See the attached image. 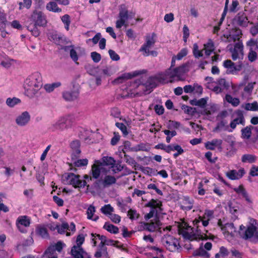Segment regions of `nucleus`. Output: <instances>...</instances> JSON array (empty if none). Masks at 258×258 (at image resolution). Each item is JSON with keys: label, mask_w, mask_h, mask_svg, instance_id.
Instances as JSON below:
<instances>
[{"label": "nucleus", "mask_w": 258, "mask_h": 258, "mask_svg": "<svg viewBox=\"0 0 258 258\" xmlns=\"http://www.w3.org/2000/svg\"><path fill=\"white\" fill-rule=\"evenodd\" d=\"M156 34L153 33L151 36L150 35L147 36L146 42L140 48L139 51H147V49H149L150 47L153 45L155 43V40L154 38Z\"/></svg>", "instance_id": "nucleus-20"}, {"label": "nucleus", "mask_w": 258, "mask_h": 258, "mask_svg": "<svg viewBox=\"0 0 258 258\" xmlns=\"http://www.w3.org/2000/svg\"><path fill=\"white\" fill-rule=\"evenodd\" d=\"M80 177L81 176L79 175L69 173L68 174L66 179L69 184L75 188H83L86 186L87 189H88L90 186L89 185L87 184V181L85 180H82L80 179Z\"/></svg>", "instance_id": "nucleus-5"}, {"label": "nucleus", "mask_w": 258, "mask_h": 258, "mask_svg": "<svg viewBox=\"0 0 258 258\" xmlns=\"http://www.w3.org/2000/svg\"><path fill=\"white\" fill-rule=\"evenodd\" d=\"M61 85L60 82H56L52 84H47L44 86V88L47 92H51L54 90L55 88L58 87Z\"/></svg>", "instance_id": "nucleus-42"}, {"label": "nucleus", "mask_w": 258, "mask_h": 258, "mask_svg": "<svg viewBox=\"0 0 258 258\" xmlns=\"http://www.w3.org/2000/svg\"><path fill=\"white\" fill-rule=\"evenodd\" d=\"M110 115L114 118H120L121 112L119 109L117 107H113L110 111Z\"/></svg>", "instance_id": "nucleus-55"}, {"label": "nucleus", "mask_w": 258, "mask_h": 258, "mask_svg": "<svg viewBox=\"0 0 258 258\" xmlns=\"http://www.w3.org/2000/svg\"><path fill=\"white\" fill-rule=\"evenodd\" d=\"M79 92L78 90L64 91L62 93V97L67 101H73L79 96Z\"/></svg>", "instance_id": "nucleus-21"}, {"label": "nucleus", "mask_w": 258, "mask_h": 258, "mask_svg": "<svg viewBox=\"0 0 258 258\" xmlns=\"http://www.w3.org/2000/svg\"><path fill=\"white\" fill-rule=\"evenodd\" d=\"M88 163V160L87 159H79L74 163L76 167L85 166L87 165Z\"/></svg>", "instance_id": "nucleus-54"}, {"label": "nucleus", "mask_w": 258, "mask_h": 258, "mask_svg": "<svg viewBox=\"0 0 258 258\" xmlns=\"http://www.w3.org/2000/svg\"><path fill=\"white\" fill-rule=\"evenodd\" d=\"M235 20L237 24L241 27L247 26L249 22L246 15L243 12H240L237 14L235 17Z\"/></svg>", "instance_id": "nucleus-15"}, {"label": "nucleus", "mask_w": 258, "mask_h": 258, "mask_svg": "<svg viewBox=\"0 0 258 258\" xmlns=\"http://www.w3.org/2000/svg\"><path fill=\"white\" fill-rule=\"evenodd\" d=\"M253 129H254V126L251 125L242 128L241 131L242 137L244 139H249L251 136V130Z\"/></svg>", "instance_id": "nucleus-33"}, {"label": "nucleus", "mask_w": 258, "mask_h": 258, "mask_svg": "<svg viewBox=\"0 0 258 258\" xmlns=\"http://www.w3.org/2000/svg\"><path fill=\"white\" fill-rule=\"evenodd\" d=\"M103 228L111 233L117 234L119 232V229L117 226L111 224L108 222L105 223Z\"/></svg>", "instance_id": "nucleus-36"}, {"label": "nucleus", "mask_w": 258, "mask_h": 258, "mask_svg": "<svg viewBox=\"0 0 258 258\" xmlns=\"http://www.w3.org/2000/svg\"><path fill=\"white\" fill-rule=\"evenodd\" d=\"M73 120L70 116L60 117L56 122L52 124L49 130L51 132L63 131L72 126Z\"/></svg>", "instance_id": "nucleus-4"}, {"label": "nucleus", "mask_w": 258, "mask_h": 258, "mask_svg": "<svg viewBox=\"0 0 258 258\" xmlns=\"http://www.w3.org/2000/svg\"><path fill=\"white\" fill-rule=\"evenodd\" d=\"M212 153L210 151H208L205 154V158L208 160L211 163H215L217 160V157L212 158Z\"/></svg>", "instance_id": "nucleus-61"}, {"label": "nucleus", "mask_w": 258, "mask_h": 258, "mask_svg": "<svg viewBox=\"0 0 258 258\" xmlns=\"http://www.w3.org/2000/svg\"><path fill=\"white\" fill-rule=\"evenodd\" d=\"M83 253L84 250L82 247L73 246L71 249V253L74 258H84Z\"/></svg>", "instance_id": "nucleus-32"}, {"label": "nucleus", "mask_w": 258, "mask_h": 258, "mask_svg": "<svg viewBox=\"0 0 258 258\" xmlns=\"http://www.w3.org/2000/svg\"><path fill=\"white\" fill-rule=\"evenodd\" d=\"M50 39L57 45L62 46L66 44V38L63 35L53 32L50 34Z\"/></svg>", "instance_id": "nucleus-16"}, {"label": "nucleus", "mask_w": 258, "mask_h": 258, "mask_svg": "<svg viewBox=\"0 0 258 258\" xmlns=\"http://www.w3.org/2000/svg\"><path fill=\"white\" fill-rule=\"evenodd\" d=\"M80 146V142L78 140H74L72 141L70 144V147L73 150L72 154L76 158L79 157V155L81 152Z\"/></svg>", "instance_id": "nucleus-23"}, {"label": "nucleus", "mask_w": 258, "mask_h": 258, "mask_svg": "<svg viewBox=\"0 0 258 258\" xmlns=\"http://www.w3.org/2000/svg\"><path fill=\"white\" fill-rule=\"evenodd\" d=\"M30 116L27 111L23 112L21 115L18 116L16 122L20 126L25 125L30 120Z\"/></svg>", "instance_id": "nucleus-18"}, {"label": "nucleus", "mask_w": 258, "mask_h": 258, "mask_svg": "<svg viewBox=\"0 0 258 258\" xmlns=\"http://www.w3.org/2000/svg\"><path fill=\"white\" fill-rule=\"evenodd\" d=\"M239 235L244 239H248L253 237L258 241V228L253 224H250L246 228L243 225L240 226Z\"/></svg>", "instance_id": "nucleus-3"}, {"label": "nucleus", "mask_w": 258, "mask_h": 258, "mask_svg": "<svg viewBox=\"0 0 258 258\" xmlns=\"http://www.w3.org/2000/svg\"><path fill=\"white\" fill-rule=\"evenodd\" d=\"M245 171L243 168L238 171L231 170L226 173V176L231 180H237L241 178L245 174Z\"/></svg>", "instance_id": "nucleus-12"}, {"label": "nucleus", "mask_w": 258, "mask_h": 258, "mask_svg": "<svg viewBox=\"0 0 258 258\" xmlns=\"http://www.w3.org/2000/svg\"><path fill=\"white\" fill-rule=\"evenodd\" d=\"M85 241V236L83 234H79L76 239L77 245L74 246H78L79 247H82L81 245Z\"/></svg>", "instance_id": "nucleus-58"}, {"label": "nucleus", "mask_w": 258, "mask_h": 258, "mask_svg": "<svg viewBox=\"0 0 258 258\" xmlns=\"http://www.w3.org/2000/svg\"><path fill=\"white\" fill-rule=\"evenodd\" d=\"M187 49L185 48H182L175 56L178 60H181L183 57L187 54Z\"/></svg>", "instance_id": "nucleus-60"}, {"label": "nucleus", "mask_w": 258, "mask_h": 258, "mask_svg": "<svg viewBox=\"0 0 258 258\" xmlns=\"http://www.w3.org/2000/svg\"><path fill=\"white\" fill-rule=\"evenodd\" d=\"M91 57L93 61L95 63L99 62L101 59L100 54L96 51H93L91 53Z\"/></svg>", "instance_id": "nucleus-57"}, {"label": "nucleus", "mask_w": 258, "mask_h": 258, "mask_svg": "<svg viewBox=\"0 0 258 258\" xmlns=\"http://www.w3.org/2000/svg\"><path fill=\"white\" fill-rule=\"evenodd\" d=\"M178 233L179 235H181L186 239L192 240L195 239V235L194 234L189 233L181 227H179L178 229Z\"/></svg>", "instance_id": "nucleus-35"}, {"label": "nucleus", "mask_w": 258, "mask_h": 258, "mask_svg": "<svg viewBox=\"0 0 258 258\" xmlns=\"http://www.w3.org/2000/svg\"><path fill=\"white\" fill-rule=\"evenodd\" d=\"M91 235L92 237L93 238L92 240L93 241L94 246H96L97 245V242H96V240L95 239V238H96V237H98L101 240V242H103V243H105L106 241L107 237H106V236H105L104 235H101L99 234L93 233H91Z\"/></svg>", "instance_id": "nucleus-41"}, {"label": "nucleus", "mask_w": 258, "mask_h": 258, "mask_svg": "<svg viewBox=\"0 0 258 258\" xmlns=\"http://www.w3.org/2000/svg\"><path fill=\"white\" fill-rule=\"evenodd\" d=\"M43 86L42 78L38 72L29 75L24 84L25 94L30 98L33 97Z\"/></svg>", "instance_id": "nucleus-1"}, {"label": "nucleus", "mask_w": 258, "mask_h": 258, "mask_svg": "<svg viewBox=\"0 0 258 258\" xmlns=\"http://www.w3.org/2000/svg\"><path fill=\"white\" fill-rule=\"evenodd\" d=\"M95 212V207L93 206L90 205L87 210V218L88 219H92V217H93Z\"/></svg>", "instance_id": "nucleus-59"}, {"label": "nucleus", "mask_w": 258, "mask_h": 258, "mask_svg": "<svg viewBox=\"0 0 258 258\" xmlns=\"http://www.w3.org/2000/svg\"><path fill=\"white\" fill-rule=\"evenodd\" d=\"M31 224V219L27 216H20L18 217L16 221V225L21 233H24L27 232V230L23 227H28Z\"/></svg>", "instance_id": "nucleus-7"}, {"label": "nucleus", "mask_w": 258, "mask_h": 258, "mask_svg": "<svg viewBox=\"0 0 258 258\" xmlns=\"http://www.w3.org/2000/svg\"><path fill=\"white\" fill-rule=\"evenodd\" d=\"M116 181V179L113 176L106 175L102 182L104 186L106 187L114 184Z\"/></svg>", "instance_id": "nucleus-37"}, {"label": "nucleus", "mask_w": 258, "mask_h": 258, "mask_svg": "<svg viewBox=\"0 0 258 258\" xmlns=\"http://www.w3.org/2000/svg\"><path fill=\"white\" fill-rule=\"evenodd\" d=\"M180 126L181 123L179 122L170 120L167 124V127L173 131L172 130L178 129Z\"/></svg>", "instance_id": "nucleus-45"}, {"label": "nucleus", "mask_w": 258, "mask_h": 258, "mask_svg": "<svg viewBox=\"0 0 258 258\" xmlns=\"http://www.w3.org/2000/svg\"><path fill=\"white\" fill-rule=\"evenodd\" d=\"M222 143L223 141L221 139H214L205 143V147L207 150H214L217 148L219 150L221 151Z\"/></svg>", "instance_id": "nucleus-11"}, {"label": "nucleus", "mask_w": 258, "mask_h": 258, "mask_svg": "<svg viewBox=\"0 0 258 258\" xmlns=\"http://www.w3.org/2000/svg\"><path fill=\"white\" fill-rule=\"evenodd\" d=\"M223 66L227 69L226 73L227 74H234L236 73V66L230 59H227L223 62Z\"/></svg>", "instance_id": "nucleus-27"}, {"label": "nucleus", "mask_w": 258, "mask_h": 258, "mask_svg": "<svg viewBox=\"0 0 258 258\" xmlns=\"http://www.w3.org/2000/svg\"><path fill=\"white\" fill-rule=\"evenodd\" d=\"M234 191L237 194H241L242 197L245 199V201L248 203H251L252 201L250 200L248 193L244 188L242 184L239 185L238 187L234 188Z\"/></svg>", "instance_id": "nucleus-25"}, {"label": "nucleus", "mask_w": 258, "mask_h": 258, "mask_svg": "<svg viewBox=\"0 0 258 258\" xmlns=\"http://www.w3.org/2000/svg\"><path fill=\"white\" fill-rule=\"evenodd\" d=\"M158 83L159 82L155 75L154 76L149 77L146 83L144 84L143 86L146 88V91H149L151 92L153 89L157 87Z\"/></svg>", "instance_id": "nucleus-13"}, {"label": "nucleus", "mask_w": 258, "mask_h": 258, "mask_svg": "<svg viewBox=\"0 0 258 258\" xmlns=\"http://www.w3.org/2000/svg\"><path fill=\"white\" fill-rule=\"evenodd\" d=\"M166 242L167 246L169 247L168 249L172 251L177 249L178 246H180L178 240L172 237H170V240H167Z\"/></svg>", "instance_id": "nucleus-31"}, {"label": "nucleus", "mask_w": 258, "mask_h": 258, "mask_svg": "<svg viewBox=\"0 0 258 258\" xmlns=\"http://www.w3.org/2000/svg\"><path fill=\"white\" fill-rule=\"evenodd\" d=\"M159 83L161 84H166L168 83H172V80H169L165 72L159 73L156 75Z\"/></svg>", "instance_id": "nucleus-28"}, {"label": "nucleus", "mask_w": 258, "mask_h": 258, "mask_svg": "<svg viewBox=\"0 0 258 258\" xmlns=\"http://www.w3.org/2000/svg\"><path fill=\"white\" fill-rule=\"evenodd\" d=\"M122 153L124 154V158H123L124 161L126 163H127L128 164H129L130 165H135V164L136 163V161L134 160V159L133 158L131 157V156H130L129 155L126 154V153L123 149H122Z\"/></svg>", "instance_id": "nucleus-52"}, {"label": "nucleus", "mask_w": 258, "mask_h": 258, "mask_svg": "<svg viewBox=\"0 0 258 258\" xmlns=\"http://www.w3.org/2000/svg\"><path fill=\"white\" fill-rule=\"evenodd\" d=\"M32 4V0H23V2H20L18 3L19 6V9L20 10H22L24 8L29 9Z\"/></svg>", "instance_id": "nucleus-43"}, {"label": "nucleus", "mask_w": 258, "mask_h": 258, "mask_svg": "<svg viewBox=\"0 0 258 258\" xmlns=\"http://www.w3.org/2000/svg\"><path fill=\"white\" fill-rule=\"evenodd\" d=\"M115 160L113 157L104 156L102 158V165H114Z\"/></svg>", "instance_id": "nucleus-40"}, {"label": "nucleus", "mask_w": 258, "mask_h": 258, "mask_svg": "<svg viewBox=\"0 0 258 258\" xmlns=\"http://www.w3.org/2000/svg\"><path fill=\"white\" fill-rule=\"evenodd\" d=\"M127 216L133 221L138 219L140 217V214L137 212L136 210L131 209L127 212Z\"/></svg>", "instance_id": "nucleus-49"}, {"label": "nucleus", "mask_w": 258, "mask_h": 258, "mask_svg": "<svg viewBox=\"0 0 258 258\" xmlns=\"http://www.w3.org/2000/svg\"><path fill=\"white\" fill-rule=\"evenodd\" d=\"M249 174L251 176H258V166L252 165L249 171Z\"/></svg>", "instance_id": "nucleus-64"}, {"label": "nucleus", "mask_w": 258, "mask_h": 258, "mask_svg": "<svg viewBox=\"0 0 258 258\" xmlns=\"http://www.w3.org/2000/svg\"><path fill=\"white\" fill-rule=\"evenodd\" d=\"M146 207H149L151 210H157L158 209L161 211L162 207V202L158 199H151L149 202L145 204Z\"/></svg>", "instance_id": "nucleus-22"}, {"label": "nucleus", "mask_w": 258, "mask_h": 258, "mask_svg": "<svg viewBox=\"0 0 258 258\" xmlns=\"http://www.w3.org/2000/svg\"><path fill=\"white\" fill-rule=\"evenodd\" d=\"M102 166L101 162L99 161H95L94 164L92 165L90 174L93 179H98L101 174V166Z\"/></svg>", "instance_id": "nucleus-14"}, {"label": "nucleus", "mask_w": 258, "mask_h": 258, "mask_svg": "<svg viewBox=\"0 0 258 258\" xmlns=\"http://www.w3.org/2000/svg\"><path fill=\"white\" fill-rule=\"evenodd\" d=\"M174 70L176 72V74H177L176 77L180 78L186 72V66L182 65L181 66L174 68Z\"/></svg>", "instance_id": "nucleus-47"}, {"label": "nucleus", "mask_w": 258, "mask_h": 258, "mask_svg": "<svg viewBox=\"0 0 258 258\" xmlns=\"http://www.w3.org/2000/svg\"><path fill=\"white\" fill-rule=\"evenodd\" d=\"M256 156L253 154H245L241 157V162L244 163H253L256 162Z\"/></svg>", "instance_id": "nucleus-30"}, {"label": "nucleus", "mask_w": 258, "mask_h": 258, "mask_svg": "<svg viewBox=\"0 0 258 258\" xmlns=\"http://www.w3.org/2000/svg\"><path fill=\"white\" fill-rule=\"evenodd\" d=\"M225 100L234 107L237 106L240 103V100L238 98L233 97L230 94H226L225 95Z\"/></svg>", "instance_id": "nucleus-38"}, {"label": "nucleus", "mask_w": 258, "mask_h": 258, "mask_svg": "<svg viewBox=\"0 0 258 258\" xmlns=\"http://www.w3.org/2000/svg\"><path fill=\"white\" fill-rule=\"evenodd\" d=\"M61 19L63 23L64 24L66 29L68 31L69 30L70 25L71 23L70 16L68 14H66L61 17Z\"/></svg>", "instance_id": "nucleus-51"}, {"label": "nucleus", "mask_w": 258, "mask_h": 258, "mask_svg": "<svg viewBox=\"0 0 258 258\" xmlns=\"http://www.w3.org/2000/svg\"><path fill=\"white\" fill-rule=\"evenodd\" d=\"M142 73L140 71H136L133 72L125 73L122 74L112 81L114 85H117L122 83L128 79H131L134 77L141 75Z\"/></svg>", "instance_id": "nucleus-8"}, {"label": "nucleus", "mask_w": 258, "mask_h": 258, "mask_svg": "<svg viewBox=\"0 0 258 258\" xmlns=\"http://www.w3.org/2000/svg\"><path fill=\"white\" fill-rule=\"evenodd\" d=\"M194 200L188 196H183L181 202L180 208L185 211H189L193 207Z\"/></svg>", "instance_id": "nucleus-17"}, {"label": "nucleus", "mask_w": 258, "mask_h": 258, "mask_svg": "<svg viewBox=\"0 0 258 258\" xmlns=\"http://www.w3.org/2000/svg\"><path fill=\"white\" fill-rule=\"evenodd\" d=\"M192 52L196 58H199L203 56V50L199 49V46L197 43L194 44Z\"/></svg>", "instance_id": "nucleus-48"}, {"label": "nucleus", "mask_w": 258, "mask_h": 258, "mask_svg": "<svg viewBox=\"0 0 258 258\" xmlns=\"http://www.w3.org/2000/svg\"><path fill=\"white\" fill-rule=\"evenodd\" d=\"M189 36V30L188 27L186 25H184L183 27V41L186 42L187 39Z\"/></svg>", "instance_id": "nucleus-62"}, {"label": "nucleus", "mask_w": 258, "mask_h": 258, "mask_svg": "<svg viewBox=\"0 0 258 258\" xmlns=\"http://www.w3.org/2000/svg\"><path fill=\"white\" fill-rule=\"evenodd\" d=\"M192 255L194 257L200 256L203 258H210L211 256L210 254L204 248L202 244L193 251Z\"/></svg>", "instance_id": "nucleus-24"}, {"label": "nucleus", "mask_w": 258, "mask_h": 258, "mask_svg": "<svg viewBox=\"0 0 258 258\" xmlns=\"http://www.w3.org/2000/svg\"><path fill=\"white\" fill-rule=\"evenodd\" d=\"M214 211L206 210L202 216H199L202 219V224L204 227H207L209 224V221L213 217Z\"/></svg>", "instance_id": "nucleus-19"}, {"label": "nucleus", "mask_w": 258, "mask_h": 258, "mask_svg": "<svg viewBox=\"0 0 258 258\" xmlns=\"http://www.w3.org/2000/svg\"><path fill=\"white\" fill-rule=\"evenodd\" d=\"M113 211V208L109 204L105 205L101 208V212L105 215L109 214L110 215Z\"/></svg>", "instance_id": "nucleus-53"}, {"label": "nucleus", "mask_w": 258, "mask_h": 258, "mask_svg": "<svg viewBox=\"0 0 258 258\" xmlns=\"http://www.w3.org/2000/svg\"><path fill=\"white\" fill-rule=\"evenodd\" d=\"M165 72L169 80H172L173 83L174 82V78L176 77L177 75L174 70V69L172 70L171 68H169L167 69Z\"/></svg>", "instance_id": "nucleus-46"}, {"label": "nucleus", "mask_w": 258, "mask_h": 258, "mask_svg": "<svg viewBox=\"0 0 258 258\" xmlns=\"http://www.w3.org/2000/svg\"><path fill=\"white\" fill-rule=\"evenodd\" d=\"M119 19L116 21V27L118 29L121 28L123 26H125V22L129 18L128 11L126 8L125 5L120 6L118 14Z\"/></svg>", "instance_id": "nucleus-6"}, {"label": "nucleus", "mask_w": 258, "mask_h": 258, "mask_svg": "<svg viewBox=\"0 0 258 258\" xmlns=\"http://www.w3.org/2000/svg\"><path fill=\"white\" fill-rule=\"evenodd\" d=\"M21 100L16 97H13V98H8L6 100V104L10 107H14L15 105L20 103Z\"/></svg>", "instance_id": "nucleus-44"}, {"label": "nucleus", "mask_w": 258, "mask_h": 258, "mask_svg": "<svg viewBox=\"0 0 258 258\" xmlns=\"http://www.w3.org/2000/svg\"><path fill=\"white\" fill-rule=\"evenodd\" d=\"M46 9L48 11L54 13H60L62 11L61 9L58 7L57 2L55 1L48 3L46 6Z\"/></svg>", "instance_id": "nucleus-29"}, {"label": "nucleus", "mask_w": 258, "mask_h": 258, "mask_svg": "<svg viewBox=\"0 0 258 258\" xmlns=\"http://www.w3.org/2000/svg\"><path fill=\"white\" fill-rule=\"evenodd\" d=\"M109 55L112 60L117 61L119 60L120 57L114 50L109 49L108 50Z\"/></svg>", "instance_id": "nucleus-63"}, {"label": "nucleus", "mask_w": 258, "mask_h": 258, "mask_svg": "<svg viewBox=\"0 0 258 258\" xmlns=\"http://www.w3.org/2000/svg\"><path fill=\"white\" fill-rule=\"evenodd\" d=\"M160 225V222L159 220H156L155 222H151L150 223L142 222L140 225V230H147L152 232L159 228Z\"/></svg>", "instance_id": "nucleus-10"}, {"label": "nucleus", "mask_w": 258, "mask_h": 258, "mask_svg": "<svg viewBox=\"0 0 258 258\" xmlns=\"http://www.w3.org/2000/svg\"><path fill=\"white\" fill-rule=\"evenodd\" d=\"M30 23L27 26V30L35 37L39 36L38 27H45L47 24L46 16L41 11L34 10L29 17Z\"/></svg>", "instance_id": "nucleus-2"}, {"label": "nucleus", "mask_w": 258, "mask_h": 258, "mask_svg": "<svg viewBox=\"0 0 258 258\" xmlns=\"http://www.w3.org/2000/svg\"><path fill=\"white\" fill-rule=\"evenodd\" d=\"M205 53L207 56H209L214 50V44L212 40L210 39L208 42L204 44Z\"/></svg>", "instance_id": "nucleus-34"}, {"label": "nucleus", "mask_w": 258, "mask_h": 258, "mask_svg": "<svg viewBox=\"0 0 258 258\" xmlns=\"http://www.w3.org/2000/svg\"><path fill=\"white\" fill-rule=\"evenodd\" d=\"M36 234L43 238H49V235L47 228L41 225H38L36 227Z\"/></svg>", "instance_id": "nucleus-26"}, {"label": "nucleus", "mask_w": 258, "mask_h": 258, "mask_svg": "<svg viewBox=\"0 0 258 258\" xmlns=\"http://www.w3.org/2000/svg\"><path fill=\"white\" fill-rule=\"evenodd\" d=\"M115 126L118 127L124 136H126L128 134L126 125L122 122H116Z\"/></svg>", "instance_id": "nucleus-50"}, {"label": "nucleus", "mask_w": 258, "mask_h": 258, "mask_svg": "<svg viewBox=\"0 0 258 258\" xmlns=\"http://www.w3.org/2000/svg\"><path fill=\"white\" fill-rule=\"evenodd\" d=\"M236 114L237 115V117L234 119L233 121H234L236 124H241L244 125L245 119L242 111L240 110H238L236 111Z\"/></svg>", "instance_id": "nucleus-39"}, {"label": "nucleus", "mask_w": 258, "mask_h": 258, "mask_svg": "<svg viewBox=\"0 0 258 258\" xmlns=\"http://www.w3.org/2000/svg\"><path fill=\"white\" fill-rule=\"evenodd\" d=\"M257 53L255 51H253L252 48H250L248 54V58L250 62H253L257 58Z\"/></svg>", "instance_id": "nucleus-56"}, {"label": "nucleus", "mask_w": 258, "mask_h": 258, "mask_svg": "<svg viewBox=\"0 0 258 258\" xmlns=\"http://www.w3.org/2000/svg\"><path fill=\"white\" fill-rule=\"evenodd\" d=\"M232 52V58L233 60L237 59H243V45L241 41L238 42L234 44V48L231 50Z\"/></svg>", "instance_id": "nucleus-9"}]
</instances>
